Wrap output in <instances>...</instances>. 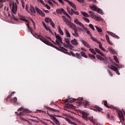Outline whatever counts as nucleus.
Instances as JSON below:
<instances>
[{
  "label": "nucleus",
  "instance_id": "54",
  "mask_svg": "<svg viewBox=\"0 0 125 125\" xmlns=\"http://www.w3.org/2000/svg\"><path fill=\"white\" fill-rule=\"evenodd\" d=\"M83 20L85 21V22H86L87 23H89V19L86 18H83Z\"/></svg>",
  "mask_w": 125,
  "mask_h": 125
},
{
  "label": "nucleus",
  "instance_id": "30",
  "mask_svg": "<svg viewBox=\"0 0 125 125\" xmlns=\"http://www.w3.org/2000/svg\"><path fill=\"white\" fill-rule=\"evenodd\" d=\"M58 32L60 33V35H62V36L64 35V32H63V31L61 29V27H60V26L58 27Z\"/></svg>",
  "mask_w": 125,
  "mask_h": 125
},
{
  "label": "nucleus",
  "instance_id": "59",
  "mask_svg": "<svg viewBox=\"0 0 125 125\" xmlns=\"http://www.w3.org/2000/svg\"><path fill=\"white\" fill-rule=\"evenodd\" d=\"M95 50L96 52H97L98 54H99L101 52H100V50L97 49V48H95Z\"/></svg>",
  "mask_w": 125,
  "mask_h": 125
},
{
  "label": "nucleus",
  "instance_id": "64",
  "mask_svg": "<svg viewBox=\"0 0 125 125\" xmlns=\"http://www.w3.org/2000/svg\"><path fill=\"white\" fill-rule=\"evenodd\" d=\"M40 122H42V123L43 124V125H48V124H47L46 123H45L44 121H40Z\"/></svg>",
  "mask_w": 125,
  "mask_h": 125
},
{
  "label": "nucleus",
  "instance_id": "47",
  "mask_svg": "<svg viewBox=\"0 0 125 125\" xmlns=\"http://www.w3.org/2000/svg\"><path fill=\"white\" fill-rule=\"evenodd\" d=\"M67 107H68L69 108H72V109H74V108H75V106L73 105V104H68Z\"/></svg>",
  "mask_w": 125,
  "mask_h": 125
},
{
  "label": "nucleus",
  "instance_id": "57",
  "mask_svg": "<svg viewBox=\"0 0 125 125\" xmlns=\"http://www.w3.org/2000/svg\"><path fill=\"white\" fill-rule=\"evenodd\" d=\"M37 1L39 2H41V3H42V4L43 5H45V4L44 3V2H43V0H37Z\"/></svg>",
  "mask_w": 125,
  "mask_h": 125
},
{
  "label": "nucleus",
  "instance_id": "44",
  "mask_svg": "<svg viewBox=\"0 0 125 125\" xmlns=\"http://www.w3.org/2000/svg\"><path fill=\"white\" fill-rule=\"evenodd\" d=\"M76 55L77 56V58L78 59H82V56H81V54L79 53H76Z\"/></svg>",
  "mask_w": 125,
  "mask_h": 125
},
{
  "label": "nucleus",
  "instance_id": "51",
  "mask_svg": "<svg viewBox=\"0 0 125 125\" xmlns=\"http://www.w3.org/2000/svg\"><path fill=\"white\" fill-rule=\"evenodd\" d=\"M89 26L90 29H92V31H95V28H94V26H93V25H92V24H89Z\"/></svg>",
  "mask_w": 125,
  "mask_h": 125
},
{
  "label": "nucleus",
  "instance_id": "48",
  "mask_svg": "<svg viewBox=\"0 0 125 125\" xmlns=\"http://www.w3.org/2000/svg\"><path fill=\"white\" fill-rule=\"evenodd\" d=\"M15 93H16V92H15V91L12 92L10 93V94L8 95V98H11V97L13 95V94H15Z\"/></svg>",
  "mask_w": 125,
  "mask_h": 125
},
{
  "label": "nucleus",
  "instance_id": "20",
  "mask_svg": "<svg viewBox=\"0 0 125 125\" xmlns=\"http://www.w3.org/2000/svg\"><path fill=\"white\" fill-rule=\"evenodd\" d=\"M77 99H69L67 100H64V103H67V102H69V103H72V102H75Z\"/></svg>",
  "mask_w": 125,
  "mask_h": 125
},
{
  "label": "nucleus",
  "instance_id": "41",
  "mask_svg": "<svg viewBox=\"0 0 125 125\" xmlns=\"http://www.w3.org/2000/svg\"><path fill=\"white\" fill-rule=\"evenodd\" d=\"M65 33L66 37H67V38H71V35L70 34V33H69V31H68L67 29H65Z\"/></svg>",
  "mask_w": 125,
  "mask_h": 125
},
{
  "label": "nucleus",
  "instance_id": "19",
  "mask_svg": "<svg viewBox=\"0 0 125 125\" xmlns=\"http://www.w3.org/2000/svg\"><path fill=\"white\" fill-rule=\"evenodd\" d=\"M56 12L57 13H58V14H60L61 15H62V14H63V12H64V9H57L56 10Z\"/></svg>",
  "mask_w": 125,
  "mask_h": 125
},
{
  "label": "nucleus",
  "instance_id": "13",
  "mask_svg": "<svg viewBox=\"0 0 125 125\" xmlns=\"http://www.w3.org/2000/svg\"><path fill=\"white\" fill-rule=\"evenodd\" d=\"M107 34H108V35H110V36H111V37H113V38H115V39H120V37L116 35L115 33L110 32V31H107Z\"/></svg>",
  "mask_w": 125,
  "mask_h": 125
},
{
  "label": "nucleus",
  "instance_id": "22",
  "mask_svg": "<svg viewBox=\"0 0 125 125\" xmlns=\"http://www.w3.org/2000/svg\"><path fill=\"white\" fill-rule=\"evenodd\" d=\"M65 120L67 121V122H68V124H70V125H77V124L72 122L71 120H70L69 118L66 117L65 118Z\"/></svg>",
  "mask_w": 125,
  "mask_h": 125
},
{
  "label": "nucleus",
  "instance_id": "40",
  "mask_svg": "<svg viewBox=\"0 0 125 125\" xmlns=\"http://www.w3.org/2000/svg\"><path fill=\"white\" fill-rule=\"evenodd\" d=\"M89 51H90V52H91V53H92L93 54H94V55H96V52H95V51L94 50V49H92V48H90L89 49Z\"/></svg>",
  "mask_w": 125,
  "mask_h": 125
},
{
  "label": "nucleus",
  "instance_id": "4",
  "mask_svg": "<svg viewBox=\"0 0 125 125\" xmlns=\"http://www.w3.org/2000/svg\"><path fill=\"white\" fill-rule=\"evenodd\" d=\"M83 98H79L77 99V106H81V105H83V106H84V108H86V106L88 105V102H85L84 103L81 101H83Z\"/></svg>",
  "mask_w": 125,
  "mask_h": 125
},
{
  "label": "nucleus",
  "instance_id": "37",
  "mask_svg": "<svg viewBox=\"0 0 125 125\" xmlns=\"http://www.w3.org/2000/svg\"><path fill=\"white\" fill-rule=\"evenodd\" d=\"M81 14L84 17H89V15H88L87 13L84 12H81Z\"/></svg>",
  "mask_w": 125,
  "mask_h": 125
},
{
  "label": "nucleus",
  "instance_id": "31",
  "mask_svg": "<svg viewBox=\"0 0 125 125\" xmlns=\"http://www.w3.org/2000/svg\"><path fill=\"white\" fill-rule=\"evenodd\" d=\"M30 11L31 13H36V10H35V8H34V6L30 5Z\"/></svg>",
  "mask_w": 125,
  "mask_h": 125
},
{
  "label": "nucleus",
  "instance_id": "27",
  "mask_svg": "<svg viewBox=\"0 0 125 125\" xmlns=\"http://www.w3.org/2000/svg\"><path fill=\"white\" fill-rule=\"evenodd\" d=\"M105 38H106V40L108 43H109V44H111L112 45V43H111V42H110V38L109 37V36H108V35H107V34L105 35Z\"/></svg>",
  "mask_w": 125,
  "mask_h": 125
},
{
  "label": "nucleus",
  "instance_id": "39",
  "mask_svg": "<svg viewBox=\"0 0 125 125\" xmlns=\"http://www.w3.org/2000/svg\"><path fill=\"white\" fill-rule=\"evenodd\" d=\"M98 13H99L100 14H101L102 15H103L104 14V13H103V11H102V9L98 8L97 10Z\"/></svg>",
  "mask_w": 125,
  "mask_h": 125
},
{
  "label": "nucleus",
  "instance_id": "7",
  "mask_svg": "<svg viewBox=\"0 0 125 125\" xmlns=\"http://www.w3.org/2000/svg\"><path fill=\"white\" fill-rule=\"evenodd\" d=\"M55 36L56 38V44H58V45H61L60 43H63V42H62V38H61V37L60 35H58L56 34V32H55Z\"/></svg>",
  "mask_w": 125,
  "mask_h": 125
},
{
  "label": "nucleus",
  "instance_id": "35",
  "mask_svg": "<svg viewBox=\"0 0 125 125\" xmlns=\"http://www.w3.org/2000/svg\"><path fill=\"white\" fill-rule=\"evenodd\" d=\"M47 109H48V110H50V111H53V112H59V110H58V109H54V108H51L50 107H47Z\"/></svg>",
  "mask_w": 125,
  "mask_h": 125
},
{
  "label": "nucleus",
  "instance_id": "55",
  "mask_svg": "<svg viewBox=\"0 0 125 125\" xmlns=\"http://www.w3.org/2000/svg\"><path fill=\"white\" fill-rule=\"evenodd\" d=\"M107 73H108L110 77H113V74L112 73V72H111L110 70L107 69Z\"/></svg>",
  "mask_w": 125,
  "mask_h": 125
},
{
  "label": "nucleus",
  "instance_id": "5",
  "mask_svg": "<svg viewBox=\"0 0 125 125\" xmlns=\"http://www.w3.org/2000/svg\"><path fill=\"white\" fill-rule=\"evenodd\" d=\"M12 6V12L14 13V14H16V13L17 12V4L16 2L14 3V2H10V7H11Z\"/></svg>",
  "mask_w": 125,
  "mask_h": 125
},
{
  "label": "nucleus",
  "instance_id": "2",
  "mask_svg": "<svg viewBox=\"0 0 125 125\" xmlns=\"http://www.w3.org/2000/svg\"><path fill=\"white\" fill-rule=\"evenodd\" d=\"M62 18L64 22H65V23L66 24L67 26H69V27H73L74 28H76V24L72 22L71 21L67 20L66 17L62 16Z\"/></svg>",
  "mask_w": 125,
  "mask_h": 125
},
{
  "label": "nucleus",
  "instance_id": "18",
  "mask_svg": "<svg viewBox=\"0 0 125 125\" xmlns=\"http://www.w3.org/2000/svg\"><path fill=\"white\" fill-rule=\"evenodd\" d=\"M51 119V120H53V122H54L56 125H61L58 120H57V119L55 117V116L52 117Z\"/></svg>",
  "mask_w": 125,
  "mask_h": 125
},
{
  "label": "nucleus",
  "instance_id": "8",
  "mask_svg": "<svg viewBox=\"0 0 125 125\" xmlns=\"http://www.w3.org/2000/svg\"><path fill=\"white\" fill-rule=\"evenodd\" d=\"M99 54L102 56H103V57L104 58L101 57V56L99 55H97V58L99 60H100L101 61H104V60H106L107 59V57L106 56V55L104 54L103 53L101 52Z\"/></svg>",
  "mask_w": 125,
  "mask_h": 125
},
{
  "label": "nucleus",
  "instance_id": "49",
  "mask_svg": "<svg viewBox=\"0 0 125 125\" xmlns=\"http://www.w3.org/2000/svg\"><path fill=\"white\" fill-rule=\"evenodd\" d=\"M46 39H48V40H49L51 42H53V43H54V44H56V42H55L54 41L52 40V39L51 38H50V37H46Z\"/></svg>",
  "mask_w": 125,
  "mask_h": 125
},
{
  "label": "nucleus",
  "instance_id": "46",
  "mask_svg": "<svg viewBox=\"0 0 125 125\" xmlns=\"http://www.w3.org/2000/svg\"><path fill=\"white\" fill-rule=\"evenodd\" d=\"M109 50L110 52H111V53H113V54H115V53H116V52H115V50H114L112 48H110L109 49Z\"/></svg>",
  "mask_w": 125,
  "mask_h": 125
},
{
  "label": "nucleus",
  "instance_id": "34",
  "mask_svg": "<svg viewBox=\"0 0 125 125\" xmlns=\"http://www.w3.org/2000/svg\"><path fill=\"white\" fill-rule=\"evenodd\" d=\"M45 22L46 23H50L51 21H52V20H51L49 18H46L44 20Z\"/></svg>",
  "mask_w": 125,
  "mask_h": 125
},
{
  "label": "nucleus",
  "instance_id": "24",
  "mask_svg": "<svg viewBox=\"0 0 125 125\" xmlns=\"http://www.w3.org/2000/svg\"><path fill=\"white\" fill-rule=\"evenodd\" d=\"M64 41L66 43L69 44L70 41H71V37L66 38L64 39Z\"/></svg>",
  "mask_w": 125,
  "mask_h": 125
},
{
  "label": "nucleus",
  "instance_id": "53",
  "mask_svg": "<svg viewBox=\"0 0 125 125\" xmlns=\"http://www.w3.org/2000/svg\"><path fill=\"white\" fill-rule=\"evenodd\" d=\"M103 102L104 103V105L108 108V107H109V105H108L107 101H104Z\"/></svg>",
  "mask_w": 125,
  "mask_h": 125
},
{
  "label": "nucleus",
  "instance_id": "43",
  "mask_svg": "<svg viewBox=\"0 0 125 125\" xmlns=\"http://www.w3.org/2000/svg\"><path fill=\"white\" fill-rule=\"evenodd\" d=\"M96 21H100L101 20V17L96 16L94 19Z\"/></svg>",
  "mask_w": 125,
  "mask_h": 125
},
{
  "label": "nucleus",
  "instance_id": "56",
  "mask_svg": "<svg viewBox=\"0 0 125 125\" xmlns=\"http://www.w3.org/2000/svg\"><path fill=\"white\" fill-rule=\"evenodd\" d=\"M50 23L52 28H55V24H54V22H53V21H52L50 22Z\"/></svg>",
  "mask_w": 125,
  "mask_h": 125
},
{
  "label": "nucleus",
  "instance_id": "15",
  "mask_svg": "<svg viewBox=\"0 0 125 125\" xmlns=\"http://www.w3.org/2000/svg\"><path fill=\"white\" fill-rule=\"evenodd\" d=\"M81 42H82V44L84 45L86 47H87V48H91V46L89 45L87 42H86L85 41L83 40H81Z\"/></svg>",
  "mask_w": 125,
  "mask_h": 125
},
{
  "label": "nucleus",
  "instance_id": "38",
  "mask_svg": "<svg viewBox=\"0 0 125 125\" xmlns=\"http://www.w3.org/2000/svg\"><path fill=\"white\" fill-rule=\"evenodd\" d=\"M81 54L82 57H84V58H87V56L86 54H85V53L84 52H83V51L81 52Z\"/></svg>",
  "mask_w": 125,
  "mask_h": 125
},
{
  "label": "nucleus",
  "instance_id": "60",
  "mask_svg": "<svg viewBox=\"0 0 125 125\" xmlns=\"http://www.w3.org/2000/svg\"><path fill=\"white\" fill-rule=\"evenodd\" d=\"M77 1H78V2H80V3H83V2H84V0H77Z\"/></svg>",
  "mask_w": 125,
  "mask_h": 125
},
{
  "label": "nucleus",
  "instance_id": "58",
  "mask_svg": "<svg viewBox=\"0 0 125 125\" xmlns=\"http://www.w3.org/2000/svg\"><path fill=\"white\" fill-rule=\"evenodd\" d=\"M68 44V48L69 49H72L73 48H74V46L72 45L70 43Z\"/></svg>",
  "mask_w": 125,
  "mask_h": 125
},
{
  "label": "nucleus",
  "instance_id": "42",
  "mask_svg": "<svg viewBox=\"0 0 125 125\" xmlns=\"http://www.w3.org/2000/svg\"><path fill=\"white\" fill-rule=\"evenodd\" d=\"M95 28H96L97 31L98 33H102V29L100 28L97 26H95Z\"/></svg>",
  "mask_w": 125,
  "mask_h": 125
},
{
  "label": "nucleus",
  "instance_id": "11",
  "mask_svg": "<svg viewBox=\"0 0 125 125\" xmlns=\"http://www.w3.org/2000/svg\"><path fill=\"white\" fill-rule=\"evenodd\" d=\"M70 28H72L73 30H74V33H73L72 35L74 37H79V33H78V30H77V26L75 25V27H70Z\"/></svg>",
  "mask_w": 125,
  "mask_h": 125
},
{
  "label": "nucleus",
  "instance_id": "12",
  "mask_svg": "<svg viewBox=\"0 0 125 125\" xmlns=\"http://www.w3.org/2000/svg\"><path fill=\"white\" fill-rule=\"evenodd\" d=\"M36 11L37 13H39L42 17H44L45 16V14L42 12L41 9H39V8H36Z\"/></svg>",
  "mask_w": 125,
  "mask_h": 125
},
{
  "label": "nucleus",
  "instance_id": "6",
  "mask_svg": "<svg viewBox=\"0 0 125 125\" xmlns=\"http://www.w3.org/2000/svg\"><path fill=\"white\" fill-rule=\"evenodd\" d=\"M74 23L75 24H77V25H79V26H80V27H82V28H83V30H85V32H86V33H87V32L89 31L88 30V29H87V28H85V26H84V25H83V23L79 21V20L78 19L75 20L74 21Z\"/></svg>",
  "mask_w": 125,
  "mask_h": 125
},
{
  "label": "nucleus",
  "instance_id": "16",
  "mask_svg": "<svg viewBox=\"0 0 125 125\" xmlns=\"http://www.w3.org/2000/svg\"><path fill=\"white\" fill-rule=\"evenodd\" d=\"M118 115L121 123H123V122L125 121V118H124V114H123L122 112H118Z\"/></svg>",
  "mask_w": 125,
  "mask_h": 125
},
{
  "label": "nucleus",
  "instance_id": "25",
  "mask_svg": "<svg viewBox=\"0 0 125 125\" xmlns=\"http://www.w3.org/2000/svg\"><path fill=\"white\" fill-rule=\"evenodd\" d=\"M89 13H90V14L91 18H93V19H94V18H95V17L96 16V15H95V14L94 13V12L92 11H89Z\"/></svg>",
  "mask_w": 125,
  "mask_h": 125
},
{
  "label": "nucleus",
  "instance_id": "3",
  "mask_svg": "<svg viewBox=\"0 0 125 125\" xmlns=\"http://www.w3.org/2000/svg\"><path fill=\"white\" fill-rule=\"evenodd\" d=\"M82 118L85 120V121H88V120H89V121H90V122H91L93 124H95V123H96V120L93 119V118H90V117H87L86 113L83 111L82 112Z\"/></svg>",
  "mask_w": 125,
  "mask_h": 125
},
{
  "label": "nucleus",
  "instance_id": "61",
  "mask_svg": "<svg viewBox=\"0 0 125 125\" xmlns=\"http://www.w3.org/2000/svg\"><path fill=\"white\" fill-rule=\"evenodd\" d=\"M44 6H45V7H46V8H47V9H50V7H49V6H48V4H47L44 5Z\"/></svg>",
  "mask_w": 125,
  "mask_h": 125
},
{
  "label": "nucleus",
  "instance_id": "63",
  "mask_svg": "<svg viewBox=\"0 0 125 125\" xmlns=\"http://www.w3.org/2000/svg\"><path fill=\"white\" fill-rule=\"evenodd\" d=\"M117 75H121V73H120V71H119V69H118L116 71H115Z\"/></svg>",
  "mask_w": 125,
  "mask_h": 125
},
{
  "label": "nucleus",
  "instance_id": "36",
  "mask_svg": "<svg viewBox=\"0 0 125 125\" xmlns=\"http://www.w3.org/2000/svg\"><path fill=\"white\" fill-rule=\"evenodd\" d=\"M6 0H0V9L3 6V2H5Z\"/></svg>",
  "mask_w": 125,
  "mask_h": 125
},
{
  "label": "nucleus",
  "instance_id": "17",
  "mask_svg": "<svg viewBox=\"0 0 125 125\" xmlns=\"http://www.w3.org/2000/svg\"><path fill=\"white\" fill-rule=\"evenodd\" d=\"M68 1V3H69V4L72 7V8H73V9H74V10H77V6H76V4H75V3H73V2L70 1Z\"/></svg>",
  "mask_w": 125,
  "mask_h": 125
},
{
  "label": "nucleus",
  "instance_id": "23",
  "mask_svg": "<svg viewBox=\"0 0 125 125\" xmlns=\"http://www.w3.org/2000/svg\"><path fill=\"white\" fill-rule=\"evenodd\" d=\"M9 101L10 103H16V102H17V98L16 97H14L13 99H10Z\"/></svg>",
  "mask_w": 125,
  "mask_h": 125
},
{
  "label": "nucleus",
  "instance_id": "45",
  "mask_svg": "<svg viewBox=\"0 0 125 125\" xmlns=\"http://www.w3.org/2000/svg\"><path fill=\"white\" fill-rule=\"evenodd\" d=\"M113 58L116 63H120V62H119V60H118V57H117V56H113Z\"/></svg>",
  "mask_w": 125,
  "mask_h": 125
},
{
  "label": "nucleus",
  "instance_id": "14",
  "mask_svg": "<svg viewBox=\"0 0 125 125\" xmlns=\"http://www.w3.org/2000/svg\"><path fill=\"white\" fill-rule=\"evenodd\" d=\"M94 111H95L96 112H100V113H102V111H103V109L101 108L100 107H99L97 105H95L94 107Z\"/></svg>",
  "mask_w": 125,
  "mask_h": 125
},
{
  "label": "nucleus",
  "instance_id": "26",
  "mask_svg": "<svg viewBox=\"0 0 125 125\" xmlns=\"http://www.w3.org/2000/svg\"><path fill=\"white\" fill-rule=\"evenodd\" d=\"M91 40L93 41L94 42H97V43L99 44L100 43V42H99L95 37H93L92 36L90 37Z\"/></svg>",
  "mask_w": 125,
  "mask_h": 125
},
{
  "label": "nucleus",
  "instance_id": "1",
  "mask_svg": "<svg viewBox=\"0 0 125 125\" xmlns=\"http://www.w3.org/2000/svg\"><path fill=\"white\" fill-rule=\"evenodd\" d=\"M34 37L36 38V39H38V40H40L41 42H44V43H45V44H47V45H49V46H52V47H54V48H56L57 50H59L60 51H61L62 52H63V53H65V54H67V55H69V56H71V53L68 52H65L63 50H60L59 48L56 46H55L53 44H52L51 42L47 41L46 39L44 38L42 36V35H40L37 33H35V34H33Z\"/></svg>",
  "mask_w": 125,
  "mask_h": 125
},
{
  "label": "nucleus",
  "instance_id": "62",
  "mask_svg": "<svg viewBox=\"0 0 125 125\" xmlns=\"http://www.w3.org/2000/svg\"><path fill=\"white\" fill-rule=\"evenodd\" d=\"M87 35H89L90 37L92 36V35L91 34V33H90V31L89 30L88 31H87Z\"/></svg>",
  "mask_w": 125,
  "mask_h": 125
},
{
  "label": "nucleus",
  "instance_id": "10",
  "mask_svg": "<svg viewBox=\"0 0 125 125\" xmlns=\"http://www.w3.org/2000/svg\"><path fill=\"white\" fill-rule=\"evenodd\" d=\"M30 113V110L29 109H24L22 112H21L20 113H19L18 116H24L25 114H29Z\"/></svg>",
  "mask_w": 125,
  "mask_h": 125
},
{
  "label": "nucleus",
  "instance_id": "21",
  "mask_svg": "<svg viewBox=\"0 0 125 125\" xmlns=\"http://www.w3.org/2000/svg\"><path fill=\"white\" fill-rule=\"evenodd\" d=\"M71 42L73 45H79V42H78V41L76 39L71 40Z\"/></svg>",
  "mask_w": 125,
  "mask_h": 125
},
{
  "label": "nucleus",
  "instance_id": "52",
  "mask_svg": "<svg viewBox=\"0 0 125 125\" xmlns=\"http://www.w3.org/2000/svg\"><path fill=\"white\" fill-rule=\"evenodd\" d=\"M88 56L89 57H90V58H91V59L92 58H93V59H95V56L92 54H88Z\"/></svg>",
  "mask_w": 125,
  "mask_h": 125
},
{
  "label": "nucleus",
  "instance_id": "50",
  "mask_svg": "<svg viewBox=\"0 0 125 125\" xmlns=\"http://www.w3.org/2000/svg\"><path fill=\"white\" fill-rule=\"evenodd\" d=\"M107 108H110V109H112L113 110H117V108L115 107L114 105L108 106Z\"/></svg>",
  "mask_w": 125,
  "mask_h": 125
},
{
  "label": "nucleus",
  "instance_id": "29",
  "mask_svg": "<svg viewBox=\"0 0 125 125\" xmlns=\"http://www.w3.org/2000/svg\"><path fill=\"white\" fill-rule=\"evenodd\" d=\"M90 8L93 11H97V9H98L97 7L96 6L93 5V6H90Z\"/></svg>",
  "mask_w": 125,
  "mask_h": 125
},
{
  "label": "nucleus",
  "instance_id": "32",
  "mask_svg": "<svg viewBox=\"0 0 125 125\" xmlns=\"http://www.w3.org/2000/svg\"><path fill=\"white\" fill-rule=\"evenodd\" d=\"M109 69H111V70H113V71H114V72H116L117 70H118L116 66L113 65H112L111 67H109Z\"/></svg>",
  "mask_w": 125,
  "mask_h": 125
},
{
  "label": "nucleus",
  "instance_id": "9",
  "mask_svg": "<svg viewBox=\"0 0 125 125\" xmlns=\"http://www.w3.org/2000/svg\"><path fill=\"white\" fill-rule=\"evenodd\" d=\"M67 12L69 13V15H73V14H75V15H80V13L79 12H77L72 8H71L70 10L69 8H67Z\"/></svg>",
  "mask_w": 125,
  "mask_h": 125
},
{
  "label": "nucleus",
  "instance_id": "28",
  "mask_svg": "<svg viewBox=\"0 0 125 125\" xmlns=\"http://www.w3.org/2000/svg\"><path fill=\"white\" fill-rule=\"evenodd\" d=\"M19 16L20 17V20H21L22 21H25L27 23H28V21L25 19V18L24 17L21 16V15H19Z\"/></svg>",
  "mask_w": 125,
  "mask_h": 125
},
{
  "label": "nucleus",
  "instance_id": "33",
  "mask_svg": "<svg viewBox=\"0 0 125 125\" xmlns=\"http://www.w3.org/2000/svg\"><path fill=\"white\" fill-rule=\"evenodd\" d=\"M98 44H99V48H100V49H101L102 50H103V51H104V52H106V49H105L104 47L102 46V44L101 42L100 43H99Z\"/></svg>",
  "mask_w": 125,
  "mask_h": 125
}]
</instances>
